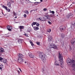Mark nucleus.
<instances>
[{
    "label": "nucleus",
    "instance_id": "f257e3e1",
    "mask_svg": "<svg viewBox=\"0 0 75 75\" xmlns=\"http://www.w3.org/2000/svg\"><path fill=\"white\" fill-rule=\"evenodd\" d=\"M67 64L69 65H72L73 67V69L75 71V64H74L73 63L75 62V61L74 60H71V59L68 58L67 60Z\"/></svg>",
    "mask_w": 75,
    "mask_h": 75
},
{
    "label": "nucleus",
    "instance_id": "f03ea898",
    "mask_svg": "<svg viewBox=\"0 0 75 75\" xmlns=\"http://www.w3.org/2000/svg\"><path fill=\"white\" fill-rule=\"evenodd\" d=\"M58 56L59 57V61H60L61 67L62 68L63 67H64V64L63 63V57L62 56H61L62 54L61 52H58Z\"/></svg>",
    "mask_w": 75,
    "mask_h": 75
},
{
    "label": "nucleus",
    "instance_id": "7ed1b4c3",
    "mask_svg": "<svg viewBox=\"0 0 75 75\" xmlns=\"http://www.w3.org/2000/svg\"><path fill=\"white\" fill-rule=\"evenodd\" d=\"M40 57L41 59H42V61L43 62H45V61H46V59L45 58V56L44 54V53H41L40 54Z\"/></svg>",
    "mask_w": 75,
    "mask_h": 75
},
{
    "label": "nucleus",
    "instance_id": "20e7f679",
    "mask_svg": "<svg viewBox=\"0 0 75 75\" xmlns=\"http://www.w3.org/2000/svg\"><path fill=\"white\" fill-rule=\"evenodd\" d=\"M74 15L72 14V13H70L67 14L66 16V17L68 18H71L72 17H73Z\"/></svg>",
    "mask_w": 75,
    "mask_h": 75
},
{
    "label": "nucleus",
    "instance_id": "39448f33",
    "mask_svg": "<svg viewBox=\"0 0 75 75\" xmlns=\"http://www.w3.org/2000/svg\"><path fill=\"white\" fill-rule=\"evenodd\" d=\"M50 48H52L54 49H55L57 50V46L54 45V44L53 43H52L50 44Z\"/></svg>",
    "mask_w": 75,
    "mask_h": 75
},
{
    "label": "nucleus",
    "instance_id": "423d86ee",
    "mask_svg": "<svg viewBox=\"0 0 75 75\" xmlns=\"http://www.w3.org/2000/svg\"><path fill=\"white\" fill-rule=\"evenodd\" d=\"M61 28H60V30L61 31H65V29H66V27H65V26L62 25L61 26Z\"/></svg>",
    "mask_w": 75,
    "mask_h": 75
},
{
    "label": "nucleus",
    "instance_id": "0eeeda50",
    "mask_svg": "<svg viewBox=\"0 0 75 75\" xmlns=\"http://www.w3.org/2000/svg\"><path fill=\"white\" fill-rule=\"evenodd\" d=\"M39 19L40 20V21H45L46 20H47V19H46L45 17H42L40 18H39Z\"/></svg>",
    "mask_w": 75,
    "mask_h": 75
},
{
    "label": "nucleus",
    "instance_id": "6e6552de",
    "mask_svg": "<svg viewBox=\"0 0 75 75\" xmlns=\"http://www.w3.org/2000/svg\"><path fill=\"white\" fill-rule=\"evenodd\" d=\"M7 28L8 31H11V30L13 29V28L10 26L8 25L7 27Z\"/></svg>",
    "mask_w": 75,
    "mask_h": 75
},
{
    "label": "nucleus",
    "instance_id": "1a4fd4ad",
    "mask_svg": "<svg viewBox=\"0 0 75 75\" xmlns=\"http://www.w3.org/2000/svg\"><path fill=\"white\" fill-rule=\"evenodd\" d=\"M18 61L19 63H21L23 62V59L21 58H18Z\"/></svg>",
    "mask_w": 75,
    "mask_h": 75
},
{
    "label": "nucleus",
    "instance_id": "9d476101",
    "mask_svg": "<svg viewBox=\"0 0 75 75\" xmlns=\"http://www.w3.org/2000/svg\"><path fill=\"white\" fill-rule=\"evenodd\" d=\"M45 17H46L45 18H46V20H47V19H48V20H50V15H45Z\"/></svg>",
    "mask_w": 75,
    "mask_h": 75
},
{
    "label": "nucleus",
    "instance_id": "9b49d317",
    "mask_svg": "<svg viewBox=\"0 0 75 75\" xmlns=\"http://www.w3.org/2000/svg\"><path fill=\"white\" fill-rule=\"evenodd\" d=\"M0 53H3L4 52V50L2 47H1L0 49Z\"/></svg>",
    "mask_w": 75,
    "mask_h": 75
},
{
    "label": "nucleus",
    "instance_id": "f8f14e48",
    "mask_svg": "<svg viewBox=\"0 0 75 75\" xmlns=\"http://www.w3.org/2000/svg\"><path fill=\"white\" fill-rule=\"evenodd\" d=\"M71 44H74L75 43V39L74 38L72 39L71 40Z\"/></svg>",
    "mask_w": 75,
    "mask_h": 75
},
{
    "label": "nucleus",
    "instance_id": "ddd939ff",
    "mask_svg": "<svg viewBox=\"0 0 75 75\" xmlns=\"http://www.w3.org/2000/svg\"><path fill=\"white\" fill-rule=\"evenodd\" d=\"M33 28H34V30L35 31H37V30H39V28L36 26L33 27Z\"/></svg>",
    "mask_w": 75,
    "mask_h": 75
},
{
    "label": "nucleus",
    "instance_id": "4468645a",
    "mask_svg": "<svg viewBox=\"0 0 75 75\" xmlns=\"http://www.w3.org/2000/svg\"><path fill=\"white\" fill-rule=\"evenodd\" d=\"M19 44H21L22 43V41H23V40L22 39H20L18 40V41Z\"/></svg>",
    "mask_w": 75,
    "mask_h": 75
},
{
    "label": "nucleus",
    "instance_id": "2eb2a0df",
    "mask_svg": "<svg viewBox=\"0 0 75 75\" xmlns=\"http://www.w3.org/2000/svg\"><path fill=\"white\" fill-rule=\"evenodd\" d=\"M18 55L20 57L19 58H23V55L21 54H18Z\"/></svg>",
    "mask_w": 75,
    "mask_h": 75
},
{
    "label": "nucleus",
    "instance_id": "dca6fc26",
    "mask_svg": "<svg viewBox=\"0 0 75 75\" xmlns=\"http://www.w3.org/2000/svg\"><path fill=\"white\" fill-rule=\"evenodd\" d=\"M54 65L56 66L59 65V63L58 62V61H55L54 62Z\"/></svg>",
    "mask_w": 75,
    "mask_h": 75
},
{
    "label": "nucleus",
    "instance_id": "f3484780",
    "mask_svg": "<svg viewBox=\"0 0 75 75\" xmlns=\"http://www.w3.org/2000/svg\"><path fill=\"white\" fill-rule=\"evenodd\" d=\"M1 62H3V63H6L7 62V60L4 59H3L2 61Z\"/></svg>",
    "mask_w": 75,
    "mask_h": 75
},
{
    "label": "nucleus",
    "instance_id": "a211bd4d",
    "mask_svg": "<svg viewBox=\"0 0 75 75\" xmlns=\"http://www.w3.org/2000/svg\"><path fill=\"white\" fill-rule=\"evenodd\" d=\"M29 56L30 57V58H34V55H33L30 54L29 55Z\"/></svg>",
    "mask_w": 75,
    "mask_h": 75
},
{
    "label": "nucleus",
    "instance_id": "6ab92c4d",
    "mask_svg": "<svg viewBox=\"0 0 75 75\" xmlns=\"http://www.w3.org/2000/svg\"><path fill=\"white\" fill-rule=\"evenodd\" d=\"M7 6H8V7H11V3H10V2H8Z\"/></svg>",
    "mask_w": 75,
    "mask_h": 75
},
{
    "label": "nucleus",
    "instance_id": "aec40b11",
    "mask_svg": "<svg viewBox=\"0 0 75 75\" xmlns=\"http://www.w3.org/2000/svg\"><path fill=\"white\" fill-rule=\"evenodd\" d=\"M52 37L51 36H49V37L48 38V40L49 41H51V40H52Z\"/></svg>",
    "mask_w": 75,
    "mask_h": 75
},
{
    "label": "nucleus",
    "instance_id": "412c9836",
    "mask_svg": "<svg viewBox=\"0 0 75 75\" xmlns=\"http://www.w3.org/2000/svg\"><path fill=\"white\" fill-rule=\"evenodd\" d=\"M19 28H20V30H22L24 28V26H19Z\"/></svg>",
    "mask_w": 75,
    "mask_h": 75
},
{
    "label": "nucleus",
    "instance_id": "4be33fe9",
    "mask_svg": "<svg viewBox=\"0 0 75 75\" xmlns=\"http://www.w3.org/2000/svg\"><path fill=\"white\" fill-rule=\"evenodd\" d=\"M2 7L3 8H5V10H6V11H7V7H6L5 6H3Z\"/></svg>",
    "mask_w": 75,
    "mask_h": 75
},
{
    "label": "nucleus",
    "instance_id": "5701e85b",
    "mask_svg": "<svg viewBox=\"0 0 75 75\" xmlns=\"http://www.w3.org/2000/svg\"><path fill=\"white\" fill-rule=\"evenodd\" d=\"M52 13V14H55V12L54 11H51V10H50V13Z\"/></svg>",
    "mask_w": 75,
    "mask_h": 75
},
{
    "label": "nucleus",
    "instance_id": "b1692460",
    "mask_svg": "<svg viewBox=\"0 0 75 75\" xmlns=\"http://www.w3.org/2000/svg\"><path fill=\"white\" fill-rule=\"evenodd\" d=\"M13 16H17V13H15V12H14V11H13Z\"/></svg>",
    "mask_w": 75,
    "mask_h": 75
},
{
    "label": "nucleus",
    "instance_id": "393cba45",
    "mask_svg": "<svg viewBox=\"0 0 75 75\" xmlns=\"http://www.w3.org/2000/svg\"><path fill=\"white\" fill-rule=\"evenodd\" d=\"M36 43L38 45H40V42H36Z\"/></svg>",
    "mask_w": 75,
    "mask_h": 75
},
{
    "label": "nucleus",
    "instance_id": "a878e982",
    "mask_svg": "<svg viewBox=\"0 0 75 75\" xmlns=\"http://www.w3.org/2000/svg\"><path fill=\"white\" fill-rule=\"evenodd\" d=\"M25 13L27 14H29V13L28 12V11H25Z\"/></svg>",
    "mask_w": 75,
    "mask_h": 75
},
{
    "label": "nucleus",
    "instance_id": "bb28decb",
    "mask_svg": "<svg viewBox=\"0 0 75 75\" xmlns=\"http://www.w3.org/2000/svg\"><path fill=\"white\" fill-rule=\"evenodd\" d=\"M31 3H35V4H38V3H39V2H36L35 3L31 2Z\"/></svg>",
    "mask_w": 75,
    "mask_h": 75
},
{
    "label": "nucleus",
    "instance_id": "cd10ccee",
    "mask_svg": "<svg viewBox=\"0 0 75 75\" xmlns=\"http://www.w3.org/2000/svg\"><path fill=\"white\" fill-rule=\"evenodd\" d=\"M51 29H48L47 30V32L48 33H50L51 32Z\"/></svg>",
    "mask_w": 75,
    "mask_h": 75
},
{
    "label": "nucleus",
    "instance_id": "c85d7f7f",
    "mask_svg": "<svg viewBox=\"0 0 75 75\" xmlns=\"http://www.w3.org/2000/svg\"><path fill=\"white\" fill-rule=\"evenodd\" d=\"M28 32H30V31H31V30L30 28H28Z\"/></svg>",
    "mask_w": 75,
    "mask_h": 75
},
{
    "label": "nucleus",
    "instance_id": "c756f323",
    "mask_svg": "<svg viewBox=\"0 0 75 75\" xmlns=\"http://www.w3.org/2000/svg\"><path fill=\"white\" fill-rule=\"evenodd\" d=\"M32 24H33L34 25H36V24H37V22H33L32 23Z\"/></svg>",
    "mask_w": 75,
    "mask_h": 75
},
{
    "label": "nucleus",
    "instance_id": "7c9ffc66",
    "mask_svg": "<svg viewBox=\"0 0 75 75\" xmlns=\"http://www.w3.org/2000/svg\"><path fill=\"white\" fill-rule=\"evenodd\" d=\"M42 72L43 73H45V70H44V69H42Z\"/></svg>",
    "mask_w": 75,
    "mask_h": 75
},
{
    "label": "nucleus",
    "instance_id": "2f4dec72",
    "mask_svg": "<svg viewBox=\"0 0 75 75\" xmlns=\"http://www.w3.org/2000/svg\"><path fill=\"white\" fill-rule=\"evenodd\" d=\"M73 25L74 27H75V21L73 23V24H72Z\"/></svg>",
    "mask_w": 75,
    "mask_h": 75
},
{
    "label": "nucleus",
    "instance_id": "473e14b6",
    "mask_svg": "<svg viewBox=\"0 0 75 75\" xmlns=\"http://www.w3.org/2000/svg\"><path fill=\"white\" fill-rule=\"evenodd\" d=\"M36 25L37 27H39L40 26V24L39 23H36Z\"/></svg>",
    "mask_w": 75,
    "mask_h": 75
},
{
    "label": "nucleus",
    "instance_id": "72a5a7b5",
    "mask_svg": "<svg viewBox=\"0 0 75 75\" xmlns=\"http://www.w3.org/2000/svg\"><path fill=\"white\" fill-rule=\"evenodd\" d=\"M10 1L12 3H14V1H13V0H10Z\"/></svg>",
    "mask_w": 75,
    "mask_h": 75
},
{
    "label": "nucleus",
    "instance_id": "f704fd0d",
    "mask_svg": "<svg viewBox=\"0 0 75 75\" xmlns=\"http://www.w3.org/2000/svg\"><path fill=\"white\" fill-rule=\"evenodd\" d=\"M48 23L49 24H50V25H51V24H52V23H51V22L50 21H48Z\"/></svg>",
    "mask_w": 75,
    "mask_h": 75
},
{
    "label": "nucleus",
    "instance_id": "c9c22d12",
    "mask_svg": "<svg viewBox=\"0 0 75 75\" xmlns=\"http://www.w3.org/2000/svg\"><path fill=\"white\" fill-rule=\"evenodd\" d=\"M3 59L2 58V57H0V61H3Z\"/></svg>",
    "mask_w": 75,
    "mask_h": 75
},
{
    "label": "nucleus",
    "instance_id": "e433bc0d",
    "mask_svg": "<svg viewBox=\"0 0 75 75\" xmlns=\"http://www.w3.org/2000/svg\"><path fill=\"white\" fill-rule=\"evenodd\" d=\"M24 35H25L26 36V37H28V34H24Z\"/></svg>",
    "mask_w": 75,
    "mask_h": 75
},
{
    "label": "nucleus",
    "instance_id": "4c0bfd02",
    "mask_svg": "<svg viewBox=\"0 0 75 75\" xmlns=\"http://www.w3.org/2000/svg\"><path fill=\"white\" fill-rule=\"evenodd\" d=\"M23 16L25 18H26V17H27V15H26V14H24Z\"/></svg>",
    "mask_w": 75,
    "mask_h": 75
},
{
    "label": "nucleus",
    "instance_id": "58836bf2",
    "mask_svg": "<svg viewBox=\"0 0 75 75\" xmlns=\"http://www.w3.org/2000/svg\"><path fill=\"white\" fill-rule=\"evenodd\" d=\"M44 11H46V10H47V8H44L43 9Z\"/></svg>",
    "mask_w": 75,
    "mask_h": 75
},
{
    "label": "nucleus",
    "instance_id": "ea45409f",
    "mask_svg": "<svg viewBox=\"0 0 75 75\" xmlns=\"http://www.w3.org/2000/svg\"><path fill=\"white\" fill-rule=\"evenodd\" d=\"M18 74H19V75L20 74V71H19V70H18Z\"/></svg>",
    "mask_w": 75,
    "mask_h": 75
},
{
    "label": "nucleus",
    "instance_id": "a19ab883",
    "mask_svg": "<svg viewBox=\"0 0 75 75\" xmlns=\"http://www.w3.org/2000/svg\"><path fill=\"white\" fill-rule=\"evenodd\" d=\"M50 17H53V16H52V14H50Z\"/></svg>",
    "mask_w": 75,
    "mask_h": 75
},
{
    "label": "nucleus",
    "instance_id": "79ce46f5",
    "mask_svg": "<svg viewBox=\"0 0 75 75\" xmlns=\"http://www.w3.org/2000/svg\"><path fill=\"white\" fill-rule=\"evenodd\" d=\"M7 10L8 12H10V10L9 9H7Z\"/></svg>",
    "mask_w": 75,
    "mask_h": 75
},
{
    "label": "nucleus",
    "instance_id": "37998d69",
    "mask_svg": "<svg viewBox=\"0 0 75 75\" xmlns=\"http://www.w3.org/2000/svg\"><path fill=\"white\" fill-rule=\"evenodd\" d=\"M62 38H63L64 37V35H62Z\"/></svg>",
    "mask_w": 75,
    "mask_h": 75
},
{
    "label": "nucleus",
    "instance_id": "c03bdc74",
    "mask_svg": "<svg viewBox=\"0 0 75 75\" xmlns=\"http://www.w3.org/2000/svg\"><path fill=\"white\" fill-rule=\"evenodd\" d=\"M18 68H19V69L20 70V71H21V72H22V71H21V69L19 68V67H18Z\"/></svg>",
    "mask_w": 75,
    "mask_h": 75
},
{
    "label": "nucleus",
    "instance_id": "a18cd8bd",
    "mask_svg": "<svg viewBox=\"0 0 75 75\" xmlns=\"http://www.w3.org/2000/svg\"><path fill=\"white\" fill-rule=\"evenodd\" d=\"M30 44H31V43H32L33 42H32V41H31V40H30Z\"/></svg>",
    "mask_w": 75,
    "mask_h": 75
},
{
    "label": "nucleus",
    "instance_id": "49530a36",
    "mask_svg": "<svg viewBox=\"0 0 75 75\" xmlns=\"http://www.w3.org/2000/svg\"><path fill=\"white\" fill-rule=\"evenodd\" d=\"M31 45L33 46V45H34V44H33V43H31Z\"/></svg>",
    "mask_w": 75,
    "mask_h": 75
},
{
    "label": "nucleus",
    "instance_id": "de8ad7c7",
    "mask_svg": "<svg viewBox=\"0 0 75 75\" xmlns=\"http://www.w3.org/2000/svg\"><path fill=\"white\" fill-rule=\"evenodd\" d=\"M0 69L1 70H2V68L1 67H0Z\"/></svg>",
    "mask_w": 75,
    "mask_h": 75
},
{
    "label": "nucleus",
    "instance_id": "09e8293b",
    "mask_svg": "<svg viewBox=\"0 0 75 75\" xmlns=\"http://www.w3.org/2000/svg\"><path fill=\"white\" fill-rule=\"evenodd\" d=\"M34 11V10H32L30 11V12L31 13V12L33 11Z\"/></svg>",
    "mask_w": 75,
    "mask_h": 75
},
{
    "label": "nucleus",
    "instance_id": "8fccbe9b",
    "mask_svg": "<svg viewBox=\"0 0 75 75\" xmlns=\"http://www.w3.org/2000/svg\"><path fill=\"white\" fill-rule=\"evenodd\" d=\"M73 31H75V28H74V29H73Z\"/></svg>",
    "mask_w": 75,
    "mask_h": 75
},
{
    "label": "nucleus",
    "instance_id": "3c124183",
    "mask_svg": "<svg viewBox=\"0 0 75 75\" xmlns=\"http://www.w3.org/2000/svg\"><path fill=\"white\" fill-rule=\"evenodd\" d=\"M75 4V2H73L72 3V4Z\"/></svg>",
    "mask_w": 75,
    "mask_h": 75
},
{
    "label": "nucleus",
    "instance_id": "603ef678",
    "mask_svg": "<svg viewBox=\"0 0 75 75\" xmlns=\"http://www.w3.org/2000/svg\"><path fill=\"white\" fill-rule=\"evenodd\" d=\"M31 25H32V27H33V25H34L33 24V23H32Z\"/></svg>",
    "mask_w": 75,
    "mask_h": 75
},
{
    "label": "nucleus",
    "instance_id": "864d4df0",
    "mask_svg": "<svg viewBox=\"0 0 75 75\" xmlns=\"http://www.w3.org/2000/svg\"><path fill=\"white\" fill-rule=\"evenodd\" d=\"M22 29H20V31L21 32L22 31Z\"/></svg>",
    "mask_w": 75,
    "mask_h": 75
},
{
    "label": "nucleus",
    "instance_id": "5fc2aeb1",
    "mask_svg": "<svg viewBox=\"0 0 75 75\" xmlns=\"http://www.w3.org/2000/svg\"><path fill=\"white\" fill-rule=\"evenodd\" d=\"M40 1L41 2H42V0H40Z\"/></svg>",
    "mask_w": 75,
    "mask_h": 75
},
{
    "label": "nucleus",
    "instance_id": "6e6d98bb",
    "mask_svg": "<svg viewBox=\"0 0 75 75\" xmlns=\"http://www.w3.org/2000/svg\"><path fill=\"white\" fill-rule=\"evenodd\" d=\"M17 18V16H16V17H15V18Z\"/></svg>",
    "mask_w": 75,
    "mask_h": 75
},
{
    "label": "nucleus",
    "instance_id": "4d7b16f0",
    "mask_svg": "<svg viewBox=\"0 0 75 75\" xmlns=\"http://www.w3.org/2000/svg\"><path fill=\"white\" fill-rule=\"evenodd\" d=\"M25 64H26L27 63V62L26 61L25 62Z\"/></svg>",
    "mask_w": 75,
    "mask_h": 75
},
{
    "label": "nucleus",
    "instance_id": "13d9d810",
    "mask_svg": "<svg viewBox=\"0 0 75 75\" xmlns=\"http://www.w3.org/2000/svg\"><path fill=\"white\" fill-rule=\"evenodd\" d=\"M57 17H58V15H57Z\"/></svg>",
    "mask_w": 75,
    "mask_h": 75
},
{
    "label": "nucleus",
    "instance_id": "bf43d9fd",
    "mask_svg": "<svg viewBox=\"0 0 75 75\" xmlns=\"http://www.w3.org/2000/svg\"><path fill=\"white\" fill-rule=\"evenodd\" d=\"M71 6H72V4H71V5L69 6V7H71Z\"/></svg>",
    "mask_w": 75,
    "mask_h": 75
},
{
    "label": "nucleus",
    "instance_id": "052dcab7",
    "mask_svg": "<svg viewBox=\"0 0 75 75\" xmlns=\"http://www.w3.org/2000/svg\"><path fill=\"white\" fill-rule=\"evenodd\" d=\"M70 1H73V0H70Z\"/></svg>",
    "mask_w": 75,
    "mask_h": 75
},
{
    "label": "nucleus",
    "instance_id": "680f3d73",
    "mask_svg": "<svg viewBox=\"0 0 75 75\" xmlns=\"http://www.w3.org/2000/svg\"><path fill=\"white\" fill-rule=\"evenodd\" d=\"M16 23H18V22H16Z\"/></svg>",
    "mask_w": 75,
    "mask_h": 75
},
{
    "label": "nucleus",
    "instance_id": "e2e57ef3",
    "mask_svg": "<svg viewBox=\"0 0 75 75\" xmlns=\"http://www.w3.org/2000/svg\"><path fill=\"white\" fill-rule=\"evenodd\" d=\"M26 1H27V0H25Z\"/></svg>",
    "mask_w": 75,
    "mask_h": 75
},
{
    "label": "nucleus",
    "instance_id": "0e129e2a",
    "mask_svg": "<svg viewBox=\"0 0 75 75\" xmlns=\"http://www.w3.org/2000/svg\"><path fill=\"white\" fill-rule=\"evenodd\" d=\"M4 15V16H6V15Z\"/></svg>",
    "mask_w": 75,
    "mask_h": 75
},
{
    "label": "nucleus",
    "instance_id": "69168bd1",
    "mask_svg": "<svg viewBox=\"0 0 75 75\" xmlns=\"http://www.w3.org/2000/svg\"><path fill=\"white\" fill-rule=\"evenodd\" d=\"M2 13V14H3V13Z\"/></svg>",
    "mask_w": 75,
    "mask_h": 75
},
{
    "label": "nucleus",
    "instance_id": "338daca9",
    "mask_svg": "<svg viewBox=\"0 0 75 75\" xmlns=\"http://www.w3.org/2000/svg\"><path fill=\"white\" fill-rule=\"evenodd\" d=\"M35 0V1H36V0Z\"/></svg>",
    "mask_w": 75,
    "mask_h": 75
}]
</instances>
